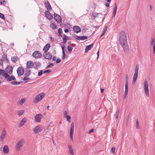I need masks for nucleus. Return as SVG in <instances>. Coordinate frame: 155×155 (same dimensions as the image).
I'll return each mask as SVG.
<instances>
[{
  "label": "nucleus",
  "instance_id": "obj_34",
  "mask_svg": "<svg viewBox=\"0 0 155 155\" xmlns=\"http://www.w3.org/2000/svg\"><path fill=\"white\" fill-rule=\"evenodd\" d=\"M15 81V80H14ZM21 82H18L17 81H13L11 82V83L12 84L14 85H18L19 84L21 83Z\"/></svg>",
  "mask_w": 155,
  "mask_h": 155
},
{
  "label": "nucleus",
  "instance_id": "obj_41",
  "mask_svg": "<svg viewBox=\"0 0 155 155\" xmlns=\"http://www.w3.org/2000/svg\"><path fill=\"white\" fill-rule=\"evenodd\" d=\"M136 128L137 129H139V122H138V120L137 119V122H136Z\"/></svg>",
  "mask_w": 155,
  "mask_h": 155
},
{
  "label": "nucleus",
  "instance_id": "obj_26",
  "mask_svg": "<svg viewBox=\"0 0 155 155\" xmlns=\"http://www.w3.org/2000/svg\"><path fill=\"white\" fill-rule=\"evenodd\" d=\"M117 5L116 3L114 4V10L113 12V17L114 18L115 17L116 13V12H117Z\"/></svg>",
  "mask_w": 155,
  "mask_h": 155
},
{
  "label": "nucleus",
  "instance_id": "obj_10",
  "mask_svg": "<svg viewBox=\"0 0 155 155\" xmlns=\"http://www.w3.org/2000/svg\"><path fill=\"white\" fill-rule=\"evenodd\" d=\"M43 56L45 59L48 60H50L52 58L51 53L49 52H44L43 54Z\"/></svg>",
  "mask_w": 155,
  "mask_h": 155
},
{
  "label": "nucleus",
  "instance_id": "obj_58",
  "mask_svg": "<svg viewBox=\"0 0 155 155\" xmlns=\"http://www.w3.org/2000/svg\"><path fill=\"white\" fill-rule=\"evenodd\" d=\"M99 51H98L97 52V59H98V58L99 57Z\"/></svg>",
  "mask_w": 155,
  "mask_h": 155
},
{
  "label": "nucleus",
  "instance_id": "obj_11",
  "mask_svg": "<svg viewBox=\"0 0 155 155\" xmlns=\"http://www.w3.org/2000/svg\"><path fill=\"white\" fill-rule=\"evenodd\" d=\"M42 115L41 114H36L35 117V120L37 122H40L42 118Z\"/></svg>",
  "mask_w": 155,
  "mask_h": 155
},
{
  "label": "nucleus",
  "instance_id": "obj_36",
  "mask_svg": "<svg viewBox=\"0 0 155 155\" xmlns=\"http://www.w3.org/2000/svg\"><path fill=\"white\" fill-rule=\"evenodd\" d=\"M73 48L71 46L68 45V49L69 52H71L73 49Z\"/></svg>",
  "mask_w": 155,
  "mask_h": 155
},
{
  "label": "nucleus",
  "instance_id": "obj_27",
  "mask_svg": "<svg viewBox=\"0 0 155 155\" xmlns=\"http://www.w3.org/2000/svg\"><path fill=\"white\" fill-rule=\"evenodd\" d=\"M9 151V149L7 145L5 146L3 148V152L6 153H8Z\"/></svg>",
  "mask_w": 155,
  "mask_h": 155
},
{
  "label": "nucleus",
  "instance_id": "obj_51",
  "mask_svg": "<svg viewBox=\"0 0 155 155\" xmlns=\"http://www.w3.org/2000/svg\"><path fill=\"white\" fill-rule=\"evenodd\" d=\"M50 71H51L50 70H46V71H45L43 73H44V74L46 73H47L49 72H50Z\"/></svg>",
  "mask_w": 155,
  "mask_h": 155
},
{
  "label": "nucleus",
  "instance_id": "obj_18",
  "mask_svg": "<svg viewBox=\"0 0 155 155\" xmlns=\"http://www.w3.org/2000/svg\"><path fill=\"white\" fill-rule=\"evenodd\" d=\"M45 7L47 8L48 11L50 10L52 8L51 5L50 4L49 2L48 1H46L45 3Z\"/></svg>",
  "mask_w": 155,
  "mask_h": 155
},
{
  "label": "nucleus",
  "instance_id": "obj_13",
  "mask_svg": "<svg viewBox=\"0 0 155 155\" xmlns=\"http://www.w3.org/2000/svg\"><path fill=\"white\" fill-rule=\"evenodd\" d=\"M13 68L10 65L8 66L6 68V72L9 74H11L12 73Z\"/></svg>",
  "mask_w": 155,
  "mask_h": 155
},
{
  "label": "nucleus",
  "instance_id": "obj_48",
  "mask_svg": "<svg viewBox=\"0 0 155 155\" xmlns=\"http://www.w3.org/2000/svg\"><path fill=\"white\" fill-rule=\"evenodd\" d=\"M54 65L53 64H50L48 65L47 67V68H49L50 67H51L53 66Z\"/></svg>",
  "mask_w": 155,
  "mask_h": 155
},
{
  "label": "nucleus",
  "instance_id": "obj_52",
  "mask_svg": "<svg viewBox=\"0 0 155 155\" xmlns=\"http://www.w3.org/2000/svg\"><path fill=\"white\" fill-rule=\"evenodd\" d=\"M3 64V61L2 59L0 58V66L2 65Z\"/></svg>",
  "mask_w": 155,
  "mask_h": 155
},
{
  "label": "nucleus",
  "instance_id": "obj_40",
  "mask_svg": "<svg viewBox=\"0 0 155 155\" xmlns=\"http://www.w3.org/2000/svg\"><path fill=\"white\" fill-rule=\"evenodd\" d=\"M66 117L67 118V121H68L70 123V119L71 118V117L69 116H67Z\"/></svg>",
  "mask_w": 155,
  "mask_h": 155
},
{
  "label": "nucleus",
  "instance_id": "obj_28",
  "mask_svg": "<svg viewBox=\"0 0 155 155\" xmlns=\"http://www.w3.org/2000/svg\"><path fill=\"white\" fill-rule=\"evenodd\" d=\"M68 149H69V153L71 155H74V153L73 152V150L72 149V147L71 146H68Z\"/></svg>",
  "mask_w": 155,
  "mask_h": 155
},
{
  "label": "nucleus",
  "instance_id": "obj_45",
  "mask_svg": "<svg viewBox=\"0 0 155 155\" xmlns=\"http://www.w3.org/2000/svg\"><path fill=\"white\" fill-rule=\"evenodd\" d=\"M128 86H125V92L128 93Z\"/></svg>",
  "mask_w": 155,
  "mask_h": 155
},
{
  "label": "nucleus",
  "instance_id": "obj_42",
  "mask_svg": "<svg viewBox=\"0 0 155 155\" xmlns=\"http://www.w3.org/2000/svg\"><path fill=\"white\" fill-rule=\"evenodd\" d=\"M58 33L59 34H61L62 33V30L61 28H59L58 30Z\"/></svg>",
  "mask_w": 155,
  "mask_h": 155
},
{
  "label": "nucleus",
  "instance_id": "obj_54",
  "mask_svg": "<svg viewBox=\"0 0 155 155\" xmlns=\"http://www.w3.org/2000/svg\"><path fill=\"white\" fill-rule=\"evenodd\" d=\"M94 132V129H92L89 130V134H91Z\"/></svg>",
  "mask_w": 155,
  "mask_h": 155
},
{
  "label": "nucleus",
  "instance_id": "obj_47",
  "mask_svg": "<svg viewBox=\"0 0 155 155\" xmlns=\"http://www.w3.org/2000/svg\"><path fill=\"white\" fill-rule=\"evenodd\" d=\"M115 148L114 147H113L111 150V152L114 154L115 153Z\"/></svg>",
  "mask_w": 155,
  "mask_h": 155
},
{
  "label": "nucleus",
  "instance_id": "obj_38",
  "mask_svg": "<svg viewBox=\"0 0 155 155\" xmlns=\"http://www.w3.org/2000/svg\"><path fill=\"white\" fill-rule=\"evenodd\" d=\"M0 2L2 4L5 5L6 4V2L5 0H0Z\"/></svg>",
  "mask_w": 155,
  "mask_h": 155
},
{
  "label": "nucleus",
  "instance_id": "obj_61",
  "mask_svg": "<svg viewBox=\"0 0 155 155\" xmlns=\"http://www.w3.org/2000/svg\"><path fill=\"white\" fill-rule=\"evenodd\" d=\"M61 34H59L58 35V36L59 37H62V36L61 35Z\"/></svg>",
  "mask_w": 155,
  "mask_h": 155
},
{
  "label": "nucleus",
  "instance_id": "obj_33",
  "mask_svg": "<svg viewBox=\"0 0 155 155\" xmlns=\"http://www.w3.org/2000/svg\"><path fill=\"white\" fill-rule=\"evenodd\" d=\"M31 70L30 69H28L25 71V75L26 76H29L31 74Z\"/></svg>",
  "mask_w": 155,
  "mask_h": 155
},
{
  "label": "nucleus",
  "instance_id": "obj_3",
  "mask_svg": "<svg viewBox=\"0 0 155 155\" xmlns=\"http://www.w3.org/2000/svg\"><path fill=\"white\" fill-rule=\"evenodd\" d=\"M139 70V66L137 65L135 67V73L133 77V80L132 81V84L134 85L137 80L138 76V73Z\"/></svg>",
  "mask_w": 155,
  "mask_h": 155
},
{
  "label": "nucleus",
  "instance_id": "obj_59",
  "mask_svg": "<svg viewBox=\"0 0 155 155\" xmlns=\"http://www.w3.org/2000/svg\"><path fill=\"white\" fill-rule=\"evenodd\" d=\"M149 9H150V11H152V5H150V6Z\"/></svg>",
  "mask_w": 155,
  "mask_h": 155
},
{
  "label": "nucleus",
  "instance_id": "obj_55",
  "mask_svg": "<svg viewBox=\"0 0 155 155\" xmlns=\"http://www.w3.org/2000/svg\"><path fill=\"white\" fill-rule=\"evenodd\" d=\"M107 26H105V27H104V31H106L107 30Z\"/></svg>",
  "mask_w": 155,
  "mask_h": 155
},
{
  "label": "nucleus",
  "instance_id": "obj_7",
  "mask_svg": "<svg viewBox=\"0 0 155 155\" xmlns=\"http://www.w3.org/2000/svg\"><path fill=\"white\" fill-rule=\"evenodd\" d=\"M17 73L18 75L21 76L24 73L25 69L23 68L22 67H19L17 70Z\"/></svg>",
  "mask_w": 155,
  "mask_h": 155
},
{
  "label": "nucleus",
  "instance_id": "obj_6",
  "mask_svg": "<svg viewBox=\"0 0 155 155\" xmlns=\"http://www.w3.org/2000/svg\"><path fill=\"white\" fill-rule=\"evenodd\" d=\"M45 95V94L44 93H42L37 95L35 97V101L36 103H38L41 101L44 97Z\"/></svg>",
  "mask_w": 155,
  "mask_h": 155
},
{
  "label": "nucleus",
  "instance_id": "obj_64",
  "mask_svg": "<svg viewBox=\"0 0 155 155\" xmlns=\"http://www.w3.org/2000/svg\"><path fill=\"white\" fill-rule=\"evenodd\" d=\"M65 55H63V56H62V59H64L65 58Z\"/></svg>",
  "mask_w": 155,
  "mask_h": 155
},
{
  "label": "nucleus",
  "instance_id": "obj_50",
  "mask_svg": "<svg viewBox=\"0 0 155 155\" xmlns=\"http://www.w3.org/2000/svg\"><path fill=\"white\" fill-rule=\"evenodd\" d=\"M127 93H128L125 92H124V99H126V98L127 96Z\"/></svg>",
  "mask_w": 155,
  "mask_h": 155
},
{
  "label": "nucleus",
  "instance_id": "obj_23",
  "mask_svg": "<svg viewBox=\"0 0 155 155\" xmlns=\"http://www.w3.org/2000/svg\"><path fill=\"white\" fill-rule=\"evenodd\" d=\"M27 121V119L25 118H23L21 121L19 127H21L24 125L25 123Z\"/></svg>",
  "mask_w": 155,
  "mask_h": 155
},
{
  "label": "nucleus",
  "instance_id": "obj_39",
  "mask_svg": "<svg viewBox=\"0 0 155 155\" xmlns=\"http://www.w3.org/2000/svg\"><path fill=\"white\" fill-rule=\"evenodd\" d=\"M63 43L64 44H65L66 43L67 41V39L66 38H63Z\"/></svg>",
  "mask_w": 155,
  "mask_h": 155
},
{
  "label": "nucleus",
  "instance_id": "obj_57",
  "mask_svg": "<svg viewBox=\"0 0 155 155\" xmlns=\"http://www.w3.org/2000/svg\"><path fill=\"white\" fill-rule=\"evenodd\" d=\"M56 56H54L52 58V60L53 61H54L56 60Z\"/></svg>",
  "mask_w": 155,
  "mask_h": 155
},
{
  "label": "nucleus",
  "instance_id": "obj_32",
  "mask_svg": "<svg viewBox=\"0 0 155 155\" xmlns=\"http://www.w3.org/2000/svg\"><path fill=\"white\" fill-rule=\"evenodd\" d=\"M25 101V98H22L19 101V104H20L22 105L23 104Z\"/></svg>",
  "mask_w": 155,
  "mask_h": 155
},
{
  "label": "nucleus",
  "instance_id": "obj_25",
  "mask_svg": "<svg viewBox=\"0 0 155 155\" xmlns=\"http://www.w3.org/2000/svg\"><path fill=\"white\" fill-rule=\"evenodd\" d=\"M26 65L27 68H31L33 66L34 64L32 61H28Z\"/></svg>",
  "mask_w": 155,
  "mask_h": 155
},
{
  "label": "nucleus",
  "instance_id": "obj_17",
  "mask_svg": "<svg viewBox=\"0 0 155 155\" xmlns=\"http://www.w3.org/2000/svg\"><path fill=\"white\" fill-rule=\"evenodd\" d=\"M101 15V14L99 13L92 12V15L91 16V18L92 20L98 17L99 15Z\"/></svg>",
  "mask_w": 155,
  "mask_h": 155
},
{
  "label": "nucleus",
  "instance_id": "obj_37",
  "mask_svg": "<svg viewBox=\"0 0 155 155\" xmlns=\"http://www.w3.org/2000/svg\"><path fill=\"white\" fill-rule=\"evenodd\" d=\"M0 18L3 20H5V19L4 15L1 13H0Z\"/></svg>",
  "mask_w": 155,
  "mask_h": 155
},
{
  "label": "nucleus",
  "instance_id": "obj_16",
  "mask_svg": "<svg viewBox=\"0 0 155 155\" xmlns=\"http://www.w3.org/2000/svg\"><path fill=\"white\" fill-rule=\"evenodd\" d=\"M33 130L36 133H38L41 132V126L39 125L36 126L34 128Z\"/></svg>",
  "mask_w": 155,
  "mask_h": 155
},
{
  "label": "nucleus",
  "instance_id": "obj_29",
  "mask_svg": "<svg viewBox=\"0 0 155 155\" xmlns=\"http://www.w3.org/2000/svg\"><path fill=\"white\" fill-rule=\"evenodd\" d=\"M19 58L17 56H15L12 58L11 59L12 62L15 63L18 60Z\"/></svg>",
  "mask_w": 155,
  "mask_h": 155
},
{
  "label": "nucleus",
  "instance_id": "obj_56",
  "mask_svg": "<svg viewBox=\"0 0 155 155\" xmlns=\"http://www.w3.org/2000/svg\"><path fill=\"white\" fill-rule=\"evenodd\" d=\"M105 5L107 7H109L110 6V4L108 3H105Z\"/></svg>",
  "mask_w": 155,
  "mask_h": 155
},
{
  "label": "nucleus",
  "instance_id": "obj_2",
  "mask_svg": "<svg viewBox=\"0 0 155 155\" xmlns=\"http://www.w3.org/2000/svg\"><path fill=\"white\" fill-rule=\"evenodd\" d=\"M2 75L3 77L6 78L7 81H10L12 80H16L15 78L13 75L11 76L6 71L0 69V76Z\"/></svg>",
  "mask_w": 155,
  "mask_h": 155
},
{
  "label": "nucleus",
  "instance_id": "obj_46",
  "mask_svg": "<svg viewBox=\"0 0 155 155\" xmlns=\"http://www.w3.org/2000/svg\"><path fill=\"white\" fill-rule=\"evenodd\" d=\"M68 115V112L66 111H65L64 112V117H66Z\"/></svg>",
  "mask_w": 155,
  "mask_h": 155
},
{
  "label": "nucleus",
  "instance_id": "obj_5",
  "mask_svg": "<svg viewBox=\"0 0 155 155\" xmlns=\"http://www.w3.org/2000/svg\"><path fill=\"white\" fill-rule=\"evenodd\" d=\"M24 143V140L21 139L16 143L15 146V149L17 150H19L20 148L23 146Z\"/></svg>",
  "mask_w": 155,
  "mask_h": 155
},
{
  "label": "nucleus",
  "instance_id": "obj_31",
  "mask_svg": "<svg viewBox=\"0 0 155 155\" xmlns=\"http://www.w3.org/2000/svg\"><path fill=\"white\" fill-rule=\"evenodd\" d=\"M50 26L53 29H55L56 28V24L54 23H51L50 24Z\"/></svg>",
  "mask_w": 155,
  "mask_h": 155
},
{
  "label": "nucleus",
  "instance_id": "obj_21",
  "mask_svg": "<svg viewBox=\"0 0 155 155\" xmlns=\"http://www.w3.org/2000/svg\"><path fill=\"white\" fill-rule=\"evenodd\" d=\"M87 37L86 36H76V39L78 40H84L85 39H87Z\"/></svg>",
  "mask_w": 155,
  "mask_h": 155
},
{
  "label": "nucleus",
  "instance_id": "obj_19",
  "mask_svg": "<svg viewBox=\"0 0 155 155\" xmlns=\"http://www.w3.org/2000/svg\"><path fill=\"white\" fill-rule=\"evenodd\" d=\"M93 45L94 43H92L90 45L86 46L85 50V52L86 53L91 50L93 48Z\"/></svg>",
  "mask_w": 155,
  "mask_h": 155
},
{
  "label": "nucleus",
  "instance_id": "obj_30",
  "mask_svg": "<svg viewBox=\"0 0 155 155\" xmlns=\"http://www.w3.org/2000/svg\"><path fill=\"white\" fill-rule=\"evenodd\" d=\"M24 113V110H21L18 111L17 114L19 116H21Z\"/></svg>",
  "mask_w": 155,
  "mask_h": 155
},
{
  "label": "nucleus",
  "instance_id": "obj_44",
  "mask_svg": "<svg viewBox=\"0 0 155 155\" xmlns=\"http://www.w3.org/2000/svg\"><path fill=\"white\" fill-rule=\"evenodd\" d=\"M43 71V70H40V71L39 72H38V76H41L42 74Z\"/></svg>",
  "mask_w": 155,
  "mask_h": 155
},
{
  "label": "nucleus",
  "instance_id": "obj_20",
  "mask_svg": "<svg viewBox=\"0 0 155 155\" xmlns=\"http://www.w3.org/2000/svg\"><path fill=\"white\" fill-rule=\"evenodd\" d=\"M6 133L5 130V129H3V131L2 133L1 136H0L1 140L2 141H3L4 138H5L6 135Z\"/></svg>",
  "mask_w": 155,
  "mask_h": 155
},
{
  "label": "nucleus",
  "instance_id": "obj_4",
  "mask_svg": "<svg viewBox=\"0 0 155 155\" xmlns=\"http://www.w3.org/2000/svg\"><path fill=\"white\" fill-rule=\"evenodd\" d=\"M144 89L146 95L147 97H149V95L148 84V81L146 80H145L144 81Z\"/></svg>",
  "mask_w": 155,
  "mask_h": 155
},
{
  "label": "nucleus",
  "instance_id": "obj_35",
  "mask_svg": "<svg viewBox=\"0 0 155 155\" xmlns=\"http://www.w3.org/2000/svg\"><path fill=\"white\" fill-rule=\"evenodd\" d=\"M120 110H117L115 114V117L116 119H117L119 117Z\"/></svg>",
  "mask_w": 155,
  "mask_h": 155
},
{
  "label": "nucleus",
  "instance_id": "obj_15",
  "mask_svg": "<svg viewBox=\"0 0 155 155\" xmlns=\"http://www.w3.org/2000/svg\"><path fill=\"white\" fill-rule=\"evenodd\" d=\"M74 31L76 33H77L80 32L81 31V29L80 27L78 26H74L73 28Z\"/></svg>",
  "mask_w": 155,
  "mask_h": 155
},
{
  "label": "nucleus",
  "instance_id": "obj_14",
  "mask_svg": "<svg viewBox=\"0 0 155 155\" xmlns=\"http://www.w3.org/2000/svg\"><path fill=\"white\" fill-rule=\"evenodd\" d=\"M54 18H55V20L57 22L60 23L61 21V17L58 15H57L56 13L54 14Z\"/></svg>",
  "mask_w": 155,
  "mask_h": 155
},
{
  "label": "nucleus",
  "instance_id": "obj_43",
  "mask_svg": "<svg viewBox=\"0 0 155 155\" xmlns=\"http://www.w3.org/2000/svg\"><path fill=\"white\" fill-rule=\"evenodd\" d=\"M29 79V78L27 76L25 77L23 79L24 81H26L27 80H28Z\"/></svg>",
  "mask_w": 155,
  "mask_h": 155
},
{
  "label": "nucleus",
  "instance_id": "obj_1",
  "mask_svg": "<svg viewBox=\"0 0 155 155\" xmlns=\"http://www.w3.org/2000/svg\"><path fill=\"white\" fill-rule=\"evenodd\" d=\"M119 43L123 47L124 51L128 53L129 51V47L127 41V34L124 31L120 32L119 37Z\"/></svg>",
  "mask_w": 155,
  "mask_h": 155
},
{
  "label": "nucleus",
  "instance_id": "obj_63",
  "mask_svg": "<svg viewBox=\"0 0 155 155\" xmlns=\"http://www.w3.org/2000/svg\"><path fill=\"white\" fill-rule=\"evenodd\" d=\"M70 45L71 46L74 47V45H76L74 44H71Z\"/></svg>",
  "mask_w": 155,
  "mask_h": 155
},
{
  "label": "nucleus",
  "instance_id": "obj_9",
  "mask_svg": "<svg viewBox=\"0 0 155 155\" xmlns=\"http://www.w3.org/2000/svg\"><path fill=\"white\" fill-rule=\"evenodd\" d=\"M32 55L34 58H38L41 57L42 54L39 51H36L34 52Z\"/></svg>",
  "mask_w": 155,
  "mask_h": 155
},
{
  "label": "nucleus",
  "instance_id": "obj_12",
  "mask_svg": "<svg viewBox=\"0 0 155 155\" xmlns=\"http://www.w3.org/2000/svg\"><path fill=\"white\" fill-rule=\"evenodd\" d=\"M45 14L49 20H51L53 18V15L49 12V11H45Z\"/></svg>",
  "mask_w": 155,
  "mask_h": 155
},
{
  "label": "nucleus",
  "instance_id": "obj_62",
  "mask_svg": "<svg viewBox=\"0 0 155 155\" xmlns=\"http://www.w3.org/2000/svg\"><path fill=\"white\" fill-rule=\"evenodd\" d=\"M104 91V89H102V88L101 89V93H102Z\"/></svg>",
  "mask_w": 155,
  "mask_h": 155
},
{
  "label": "nucleus",
  "instance_id": "obj_49",
  "mask_svg": "<svg viewBox=\"0 0 155 155\" xmlns=\"http://www.w3.org/2000/svg\"><path fill=\"white\" fill-rule=\"evenodd\" d=\"M61 61V60L59 58H58L57 60V61H56V63H59Z\"/></svg>",
  "mask_w": 155,
  "mask_h": 155
},
{
  "label": "nucleus",
  "instance_id": "obj_8",
  "mask_svg": "<svg viewBox=\"0 0 155 155\" xmlns=\"http://www.w3.org/2000/svg\"><path fill=\"white\" fill-rule=\"evenodd\" d=\"M74 124L73 122H72L71 123V127L70 132V138L72 141L73 140V133H74Z\"/></svg>",
  "mask_w": 155,
  "mask_h": 155
},
{
  "label": "nucleus",
  "instance_id": "obj_53",
  "mask_svg": "<svg viewBox=\"0 0 155 155\" xmlns=\"http://www.w3.org/2000/svg\"><path fill=\"white\" fill-rule=\"evenodd\" d=\"M128 80H126L125 82V86H128Z\"/></svg>",
  "mask_w": 155,
  "mask_h": 155
},
{
  "label": "nucleus",
  "instance_id": "obj_22",
  "mask_svg": "<svg viewBox=\"0 0 155 155\" xmlns=\"http://www.w3.org/2000/svg\"><path fill=\"white\" fill-rule=\"evenodd\" d=\"M50 47V44H47L44 47L43 50L44 51V52H46L48 51Z\"/></svg>",
  "mask_w": 155,
  "mask_h": 155
},
{
  "label": "nucleus",
  "instance_id": "obj_60",
  "mask_svg": "<svg viewBox=\"0 0 155 155\" xmlns=\"http://www.w3.org/2000/svg\"><path fill=\"white\" fill-rule=\"evenodd\" d=\"M64 31L65 33H68L69 31V30L68 29H65Z\"/></svg>",
  "mask_w": 155,
  "mask_h": 155
},
{
  "label": "nucleus",
  "instance_id": "obj_24",
  "mask_svg": "<svg viewBox=\"0 0 155 155\" xmlns=\"http://www.w3.org/2000/svg\"><path fill=\"white\" fill-rule=\"evenodd\" d=\"M151 45L153 47V52L155 54V41L153 38H152V40Z\"/></svg>",
  "mask_w": 155,
  "mask_h": 155
}]
</instances>
